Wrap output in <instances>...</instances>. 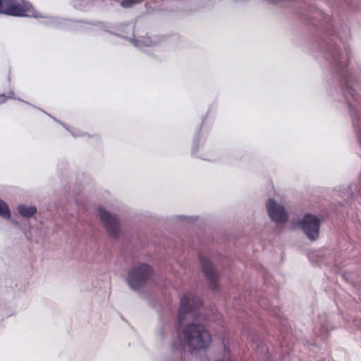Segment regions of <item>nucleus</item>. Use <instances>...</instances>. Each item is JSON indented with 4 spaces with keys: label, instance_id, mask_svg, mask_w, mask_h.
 Wrapping results in <instances>:
<instances>
[{
    "label": "nucleus",
    "instance_id": "f257e3e1",
    "mask_svg": "<svg viewBox=\"0 0 361 361\" xmlns=\"http://www.w3.org/2000/svg\"><path fill=\"white\" fill-rule=\"evenodd\" d=\"M184 338L178 333L173 336L171 348L173 350H180L188 345L190 350H200L208 348L212 342V337L205 327L198 323H189L183 330Z\"/></svg>",
    "mask_w": 361,
    "mask_h": 361
},
{
    "label": "nucleus",
    "instance_id": "f03ea898",
    "mask_svg": "<svg viewBox=\"0 0 361 361\" xmlns=\"http://www.w3.org/2000/svg\"><path fill=\"white\" fill-rule=\"evenodd\" d=\"M152 274V269L145 263L133 265L128 271L127 283L129 287L135 291L140 290L149 279Z\"/></svg>",
    "mask_w": 361,
    "mask_h": 361
},
{
    "label": "nucleus",
    "instance_id": "7ed1b4c3",
    "mask_svg": "<svg viewBox=\"0 0 361 361\" xmlns=\"http://www.w3.org/2000/svg\"><path fill=\"white\" fill-rule=\"evenodd\" d=\"M4 14L17 17H39L37 11L27 0H5Z\"/></svg>",
    "mask_w": 361,
    "mask_h": 361
},
{
    "label": "nucleus",
    "instance_id": "20e7f679",
    "mask_svg": "<svg viewBox=\"0 0 361 361\" xmlns=\"http://www.w3.org/2000/svg\"><path fill=\"white\" fill-rule=\"evenodd\" d=\"M202 305L201 300L195 296L192 293L185 294L180 303V308L178 315V321L180 324L185 320L195 319V310Z\"/></svg>",
    "mask_w": 361,
    "mask_h": 361
},
{
    "label": "nucleus",
    "instance_id": "39448f33",
    "mask_svg": "<svg viewBox=\"0 0 361 361\" xmlns=\"http://www.w3.org/2000/svg\"><path fill=\"white\" fill-rule=\"evenodd\" d=\"M98 215L108 233L112 237H118L121 232V225L118 216L104 207L98 208Z\"/></svg>",
    "mask_w": 361,
    "mask_h": 361
},
{
    "label": "nucleus",
    "instance_id": "423d86ee",
    "mask_svg": "<svg viewBox=\"0 0 361 361\" xmlns=\"http://www.w3.org/2000/svg\"><path fill=\"white\" fill-rule=\"evenodd\" d=\"M268 216L276 225L283 226L288 222V214L281 203L274 198H269L266 202Z\"/></svg>",
    "mask_w": 361,
    "mask_h": 361
},
{
    "label": "nucleus",
    "instance_id": "0eeeda50",
    "mask_svg": "<svg viewBox=\"0 0 361 361\" xmlns=\"http://www.w3.org/2000/svg\"><path fill=\"white\" fill-rule=\"evenodd\" d=\"M320 223L321 219L317 216L306 214L298 221V225L310 240H316L319 234Z\"/></svg>",
    "mask_w": 361,
    "mask_h": 361
},
{
    "label": "nucleus",
    "instance_id": "6e6552de",
    "mask_svg": "<svg viewBox=\"0 0 361 361\" xmlns=\"http://www.w3.org/2000/svg\"><path fill=\"white\" fill-rule=\"evenodd\" d=\"M200 262L202 272L208 281L209 288L216 290L219 288V274L208 259L201 257Z\"/></svg>",
    "mask_w": 361,
    "mask_h": 361
},
{
    "label": "nucleus",
    "instance_id": "1a4fd4ad",
    "mask_svg": "<svg viewBox=\"0 0 361 361\" xmlns=\"http://www.w3.org/2000/svg\"><path fill=\"white\" fill-rule=\"evenodd\" d=\"M132 44L140 49H145L148 47H154L160 44L164 38L159 35H133V38L130 39Z\"/></svg>",
    "mask_w": 361,
    "mask_h": 361
},
{
    "label": "nucleus",
    "instance_id": "9d476101",
    "mask_svg": "<svg viewBox=\"0 0 361 361\" xmlns=\"http://www.w3.org/2000/svg\"><path fill=\"white\" fill-rule=\"evenodd\" d=\"M343 78L345 82L346 92L349 94L353 100L360 102V97L355 94V88L361 89V77L356 75L353 73H343Z\"/></svg>",
    "mask_w": 361,
    "mask_h": 361
},
{
    "label": "nucleus",
    "instance_id": "9b49d317",
    "mask_svg": "<svg viewBox=\"0 0 361 361\" xmlns=\"http://www.w3.org/2000/svg\"><path fill=\"white\" fill-rule=\"evenodd\" d=\"M207 148L200 140H195L192 147V154L203 160L214 161L217 160V156L214 152H207Z\"/></svg>",
    "mask_w": 361,
    "mask_h": 361
},
{
    "label": "nucleus",
    "instance_id": "f8f14e48",
    "mask_svg": "<svg viewBox=\"0 0 361 361\" xmlns=\"http://www.w3.org/2000/svg\"><path fill=\"white\" fill-rule=\"evenodd\" d=\"M349 113L357 134L359 145L361 147V113L352 104L349 106Z\"/></svg>",
    "mask_w": 361,
    "mask_h": 361
},
{
    "label": "nucleus",
    "instance_id": "ddd939ff",
    "mask_svg": "<svg viewBox=\"0 0 361 361\" xmlns=\"http://www.w3.org/2000/svg\"><path fill=\"white\" fill-rule=\"evenodd\" d=\"M18 211L21 216L30 218L37 212V208L34 206L20 204L18 207Z\"/></svg>",
    "mask_w": 361,
    "mask_h": 361
},
{
    "label": "nucleus",
    "instance_id": "4468645a",
    "mask_svg": "<svg viewBox=\"0 0 361 361\" xmlns=\"http://www.w3.org/2000/svg\"><path fill=\"white\" fill-rule=\"evenodd\" d=\"M54 120L60 123V122L59 121H57L56 118H54ZM61 125L63 128H65L67 130H68L71 133V134L75 137L88 136V135L87 133L82 132L81 130H80L78 128H75L73 126H68L63 123H61Z\"/></svg>",
    "mask_w": 361,
    "mask_h": 361
},
{
    "label": "nucleus",
    "instance_id": "2eb2a0df",
    "mask_svg": "<svg viewBox=\"0 0 361 361\" xmlns=\"http://www.w3.org/2000/svg\"><path fill=\"white\" fill-rule=\"evenodd\" d=\"M0 216L10 219L11 217V213L8 204L1 199H0Z\"/></svg>",
    "mask_w": 361,
    "mask_h": 361
},
{
    "label": "nucleus",
    "instance_id": "dca6fc26",
    "mask_svg": "<svg viewBox=\"0 0 361 361\" xmlns=\"http://www.w3.org/2000/svg\"><path fill=\"white\" fill-rule=\"evenodd\" d=\"M334 60L335 61L336 65L338 67L342 68L347 64L348 61V55L334 56Z\"/></svg>",
    "mask_w": 361,
    "mask_h": 361
},
{
    "label": "nucleus",
    "instance_id": "f3484780",
    "mask_svg": "<svg viewBox=\"0 0 361 361\" xmlns=\"http://www.w3.org/2000/svg\"><path fill=\"white\" fill-rule=\"evenodd\" d=\"M169 332V327L168 325L160 326L157 329V335L160 340H164L166 335H168Z\"/></svg>",
    "mask_w": 361,
    "mask_h": 361
},
{
    "label": "nucleus",
    "instance_id": "a211bd4d",
    "mask_svg": "<svg viewBox=\"0 0 361 361\" xmlns=\"http://www.w3.org/2000/svg\"><path fill=\"white\" fill-rule=\"evenodd\" d=\"M8 99H16L13 92L10 91L7 95L0 94V104L4 103Z\"/></svg>",
    "mask_w": 361,
    "mask_h": 361
},
{
    "label": "nucleus",
    "instance_id": "6ab92c4d",
    "mask_svg": "<svg viewBox=\"0 0 361 361\" xmlns=\"http://www.w3.org/2000/svg\"><path fill=\"white\" fill-rule=\"evenodd\" d=\"M94 27H95V30H104V31H106V32H112L111 30H109V27L107 26L106 25H104V23H97V25H94Z\"/></svg>",
    "mask_w": 361,
    "mask_h": 361
},
{
    "label": "nucleus",
    "instance_id": "aec40b11",
    "mask_svg": "<svg viewBox=\"0 0 361 361\" xmlns=\"http://www.w3.org/2000/svg\"><path fill=\"white\" fill-rule=\"evenodd\" d=\"M89 0H82L81 2L77 1L75 3V6L78 8H82L85 6V4H88Z\"/></svg>",
    "mask_w": 361,
    "mask_h": 361
},
{
    "label": "nucleus",
    "instance_id": "412c9836",
    "mask_svg": "<svg viewBox=\"0 0 361 361\" xmlns=\"http://www.w3.org/2000/svg\"><path fill=\"white\" fill-rule=\"evenodd\" d=\"M5 0H0V13L4 14Z\"/></svg>",
    "mask_w": 361,
    "mask_h": 361
},
{
    "label": "nucleus",
    "instance_id": "4be33fe9",
    "mask_svg": "<svg viewBox=\"0 0 361 361\" xmlns=\"http://www.w3.org/2000/svg\"><path fill=\"white\" fill-rule=\"evenodd\" d=\"M354 190L359 192L361 195V180H360L357 187L355 188Z\"/></svg>",
    "mask_w": 361,
    "mask_h": 361
},
{
    "label": "nucleus",
    "instance_id": "5701e85b",
    "mask_svg": "<svg viewBox=\"0 0 361 361\" xmlns=\"http://www.w3.org/2000/svg\"><path fill=\"white\" fill-rule=\"evenodd\" d=\"M126 27L129 30H132V27H131L130 25H126Z\"/></svg>",
    "mask_w": 361,
    "mask_h": 361
},
{
    "label": "nucleus",
    "instance_id": "b1692460",
    "mask_svg": "<svg viewBox=\"0 0 361 361\" xmlns=\"http://www.w3.org/2000/svg\"><path fill=\"white\" fill-rule=\"evenodd\" d=\"M183 219H188V217H185V216H182Z\"/></svg>",
    "mask_w": 361,
    "mask_h": 361
}]
</instances>
